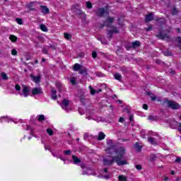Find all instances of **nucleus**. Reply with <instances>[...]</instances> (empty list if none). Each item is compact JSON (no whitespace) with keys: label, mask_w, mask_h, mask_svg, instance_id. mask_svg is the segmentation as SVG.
I'll return each instance as SVG.
<instances>
[{"label":"nucleus","mask_w":181,"mask_h":181,"mask_svg":"<svg viewBox=\"0 0 181 181\" xmlns=\"http://www.w3.org/2000/svg\"><path fill=\"white\" fill-rule=\"evenodd\" d=\"M114 162H116V163L118 165V166H124V165H128V162L127 160H120V158L119 156H107L103 158V165H105L107 166H110L114 163Z\"/></svg>","instance_id":"f257e3e1"},{"label":"nucleus","mask_w":181,"mask_h":181,"mask_svg":"<svg viewBox=\"0 0 181 181\" xmlns=\"http://www.w3.org/2000/svg\"><path fill=\"white\" fill-rule=\"evenodd\" d=\"M105 151L107 155H114L115 153H116L117 155L116 156H118L119 158H120V160H122V158H124V155H125V153H127V149L125 148V147L122 146H120L117 149H115V148L114 147H110Z\"/></svg>","instance_id":"f03ea898"},{"label":"nucleus","mask_w":181,"mask_h":181,"mask_svg":"<svg viewBox=\"0 0 181 181\" xmlns=\"http://www.w3.org/2000/svg\"><path fill=\"white\" fill-rule=\"evenodd\" d=\"M163 103L164 105H166L168 108H171L172 110H179L180 108V105L175 101L164 99Z\"/></svg>","instance_id":"7ed1b4c3"},{"label":"nucleus","mask_w":181,"mask_h":181,"mask_svg":"<svg viewBox=\"0 0 181 181\" xmlns=\"http://www.w3.org/2000/svg\"><path fill=\"white\" fill-rule=\"evenodd\" d=\"M156 37H158V39H160L161 40H167V42H170V40H172L170 35L168 34H163L162 30L158 31V33L156 35Z\"/></svg>","instance_id":"20e7f679"},{"label":"nucleus","mask_w":181,"mask_h":181,"mask_svg":"<svg viewBox=\"0 0 181 181\" xmlns=\"http://www.w3.org/2000/svg\"><path fill=\"white\" fill-rule=\"evenodd\" d=\"M109 15H110V13L108 12V11L104 8H98L96 11V16H98L99 18L108 16Z\"/></svg>","instance_id":"39448f33"},{"label":"nucleus","mask_w":181,"mask_h":181,"mask_svg":"<svg viewBox=\"0 0 181 181\" xmlns=\"http://www.w3.org/2000/svg\"><path fill=\"white\" fill-rule=\"evenodd\" d=\"M71 10L76 15H83V11H81V9H80V5L78 4H74V6H72Z\"/></svg>","instance_id":"423d86ee"},{"label":"nucleus","mask_w":181,"mask_h":181,"mask_svg":"<svg viewBox=\"0 0 181 181\" xmlns=\"http://www.w3.org/2000/svg\"><path fill=\"white\" fill-rule=\"evenodd\" d=\"M111 28H112V30L107 31V39H112V35H114V33H118L119 32L117 27L112 26Z\"/></svg>","instance_id":"0eeeda50"},{"label":"nucleus","mask_w":181,"mask_h":181,"mask_svg":"<svg viewBox=\"0 0 181 181\" xmlns=\"http://www.w3.org/2000/svg\"><path fill=\"white\" fill-rule=\"evenodd\" d=\"M22 87H23V93H21V95H23L24 97H28V95H29V92L30 91V86L23 85Z\"/></svg>","instance_id":"6e6552de"},{"label":"nucleus","mask_w":181,"mask_h":181,"mask_svg":"<svg viewBox=\"0 0 181 181\" xmlns=\"http://www.w3.org/2000/svg\"><path fill=\"white\" fill-rule=\"evenodd\" d=\"M30 76L31 78V80L36 84H39V83H40V81L42 80V76L40 75L36 76L33 74H30Z\"/></svg>","instance_id":"1a4fd4ad"},{"label":"nucleus","mask_w":181,"mask_h":181,"mask_svg":"<svg viewBox=\"0 0 181 181\" xmlns=\"http://www.w3.org/2000/svg\"><path fill=\"white\" fill-rule=\"evenodd\" d=\"M115 18L111 17H107V20L105 21L103 26L107 28H111V24L114 23Z\"/></svg>","instance_id":"9d476101"},{"label":"nucleus","mask_w":181,"mask_h":181,"mask_svg":"<svg viewBox=\"0 0 181 181\" xmlns=\"http://www.w3.org/2000/svg\"><path fill=\"white\" fill-rule=\"evenodd\" d=\"M40 10H41L42 13H44V15H47V13H50L49 8H47V6H41Z\"/></svg>","instance_id":"9b49d317"},{"label":"nucleus","mask_w":181,"mask_h":181,"mask_svg":"<svg viewBox=\"0 0 181 181\" xmlns=\"http://www.w3.org/2000/svg\"><path fill=\"white\" fill-rule=\"evenodd\" d=\"M69 102L67 99H64L62 100V103H61V107L63 108V110H67V107H69Z\"/></svg>","instance_id":"f8f14e48"},{"label":"nucleus","mask_w":181,"mask_h":181,"mask_svg":"<svg viewBox=\"0 0 181 181\" xmlns=\"http://www.w3.org/2000/svg\"><path fill=\"white\" fill-rule=\"evenodd\" d=\"M52 100H57V91L56 88H52L51 90Z\"/></svg>","instance_id":"ddd939ff"},{"label":"nucleus","mask_w":181,"mask_h":181,"mask_svg":"<svg viewBox=\"0 0 181 181\" xmlns=\"http://www.w3.org/2000/svg\"><path fill=\"white\" fill-rule=\"evenodd\" d=\"M33 94L34 95H37V94H42V88H33Z\"/></svg>","instance_id":"4468645a"},{"label":"nucleus","mask_w":181,"mask_h":181,"mask_svg":"<svg viewBox=\"0 0 181 181\" xmlns=\"http://www.w3.org/2000/svg\"><path fill=\"white\" fill-rule=\"evenodd\" d=\"M152 21H153V13H150L146 16V22H151Z\"/></svg>","instance_id":"2eb2a0df"},{"label":"nucleus","mask_w":181,"mask_h":181,"mask_svg":"<svg viewBox=\"0 0 181 181\" xmlns=\"http://www.w3.org/2000/svg\"><path fill=\"white\" fill-rule=\"evenodd\" d=\"M148 141L151 145H157L158 141L154 137H148Z\"/></svg>","instance_id":"dca6fc26"},{"label":"nucleus","mask_w":181,"mask_h":181,"mask_svg":"<svg viewBox=\"0 0 181 181\" xmlns=\"http://www.w3.org/2000/svg\"><path fill=\"white\" fill-rule=\"evenodd\" d=\"M139 46H141V42L138 40L132 43V47H133V49H136V47H139Z\"/></svg>","instance_id":"f3484780"},{"label":"nucleus","mask_w":181,"mask_h":181,"mask_svg":"<svg viewBox=\"0 0 181 181\" xmlns=\"http://www.w3.org/2000/svg\"><path fill=\"white\" fill-rule=\"evenodd\" d=\"M103 139H105V134L104 132H100L98 136V141H103Z\"/></svg>","instance_id":"a211bd4d"},{"label":"nucleus","mask_w":181,"mask_h":181,"mask_svg":"<svg viewBox=\"0 0 181 181\" xmlns=\"http://www.w3.org/2000/svg\"><path fill=\"white\" fill-rule=\"evenodd\" d=\"M81 67H82L81 64H75L74 65L73 69H74V71H78V70H81Z\"/></svg>","instance_id":"6ab92c4d"},{"label":"nucleus","mask_w":181,"mask_h":181,"mask_svg":"<svg viewBox=\"0 0 181 181\" xmlns=\"http://www.w3.org/2000/svg\"><path fill=\"white\" fill-rule=\"evenodd\" d=\"M114 77L115 80H117L118 81H121V80H122V76L119 73L115 74Z\"/></svg>","instance_id":"aec40b11"},{"label":"nucleus","mask_w":181,"mask_h":181,"mask_svg":"<svg viewBox=\"0 0 181 181\" xmlns=\"http://www.w3.org/2000/svg\"><path fill=\"white\" fill-rule=\"evenodd\" d=\"M72 159L74 160V163H75V165H77V163H80V162H81V160H80V158H78L77 156H72Z\"/></svg>","instance_id":"412c9836"},{"label":"nucleus","mask_w":181,"mask_h":181,"mask_svg":"<svg viewBox=\"0 0 181 181\" xmlns=\"http://www.w3.org/2000/svg\"><path fill=\"white\" fill-rule=\"evenodd\" d=\"M56 87L59 93H62V87L63 85L60 82H56Z\"/></svg>","instance_id":"4be33fe9"},{"label":"nucleus","mask_w":181,"mask_h":181,"mask_svg":"<svg viewBox=\"0 0 181 181\" xmlns=\"http://www.w3.org/2000/svg\"><path fill=\"white\" fill-rule=\"evenodd\" d=\"M134 148L136 149L137 152H141V149H142V147L139 145V143L136 142L134 144Z\"/></svg>","instance_id":"5701e85b"},{"label":"nucleus","mask_w":181,"mask_h":181,"mask_svg":"<svg viewBox=\"0 0 181 181\" xmlns=\"http://www.w3.org/2000/svg\"><path fill=\"white\" fill-rule=\"evenodd\" d=\"M70 83L73 84L74 86H76L77 83V78L74 76L70 78Z\"/></svg>","instance_id":"b1692460"},{"label":"nucleus","mask_w":181,"mask_h":181,"mask_svg":"<svg viewBox=\"0 0 181 181\" xmlns=\"http://www.w3.org/2000/svg\"><path fill=\"white\" fill-rule=\"evenodd\" d=\"M64 38L66 39V40H70L71 39L72 35L70 33H64Z\"/></svg>","instance_id":"393cba45"},{"label":"nucleus","mask_w":181,"mask_h":181,"mask_svg":"<svg viewBox=\"0 0 181 181\" xmlns=\"http://www.w3.org/2000/svg\"><path fill=\"white\" fill-rule=\"evenodd\" d=\"M40 28L41 29V30H42V32H47V27H46L45 24H41L40 25Z\"/></svg>","instance_id":"a878e982"},{"label":"nucleus","mask_w":181,"mask_h":181,"mask_svg":"<svg viewBox=\"0 0 181 181\" xmlns=\"http://www.w3.org/2000/svg\"><path fill=\"white\" fill-rule=\"evenodd\" d=\"M148 119L149 121H156V119H158V117L156 116L150 115L148 116Z\"/></svg>","instance_id":"bb28decb"},{"label":"nucleus","mask_w":181,"mask_h":181,"mask_svg":"<svg viewBox=\"0 0 181 181\" xmlns=\"http://www.w3.org/2000/svg\"><path fill=\"white\" fill-rule=\"evenodd\" d=\"M9 39L11 42H16L18 40V37L13 35H10Z\"/></svg>","instance_id":"cd10ccee"},{"label":"nucleus","mask_w":181,"mask_h":181,"mask_svg":"<svg viewBox=\"0 0 181 181\" xmlns=\"http://www.w3.org/2000/svg\"><path fill=\"white\" fill-rule=\"evenodd\" d=\"M79 74H86L87 73V68L80 69H79Z\"/></svg>","instance_id":"c85d7f7f"},{"label":"nucleus","mask_w":181,"mask_h":181,"mask_svg":"<svg viewBox=\"0 0 181 181\" xmlns=\"http://www.w3.org/2000/svg\"><path fill=\"white\" fill-rule=\"evenodd\" d=\"M38 121H40V122H42V121H45V119H46V117H45V115H40L38 116Z\"/></svg>","instance_id":"c756f323"},{"label":"nucleus","mask_w":181,"mask_h":181,"mask_svg":"<svg viewBox=\"0 0 181 181\" xmlns=\"http://www.w3.org/2000/svg\"><path fill=\"white\" fill-rule=\"evenodd\" d=\"M1 78H2L3 80H8V75H6V74H5V73H4V72H2V73L1 74Z\"/></svg>","instance_id":"7c9ffc66"},{"label":"nucleus","mask_w":181,"mask_h":181,"mask_svg":"<svg viewBox=\"0 0 181 181\" xmlns=\"http://www.w3.org/2000/svg\"><path fill=\"white\" fill-rule=\"evenodd\" d=\"M156 158L158 157L155 154L150 155V160H151V162H153V160H156Z\"/></svg>","instance_id":"2f4dec72"},{"label":"nucleus","mask_w":181,"mask_h":181,"mask_svg":"<svg viewBox=\"0 0 181 181\" xmlns=\"http://www.w3.org/2000/svg\"><path fill=\"white\" fill-rule=\"evenodd\" d=\"M89 88L90 90L91 95H94L95 94V93H97V90H95L94 88H93V87H91V86H89Z\"/></svg>","instance_id":"473e14b6"},{"label":"nucleus","mask_w":181,"mask_h":181,"mask_svg":"<svg viewBox=\"0 0 181 181\" xmlns=\"http://www.w3.org/2000/svg\"><path fill=\"white\" fill-rule=\"evenodd\" d=\"M33 3H30L27 5V7L28 8V9H30V11H35V8H33Z\"/></svg>","instance_id":"72a5a7b5"},{"label":"nucleus","mask_w":181,"mask_h":181,"mask_svg":"<svg viewBox=\"0 0 181 181\" xmlns=\"http://www.w3.org/2000/svg\"><path fill=\"white\" fill-rule=\"evenodd\" d=\"M119 181H127V177L125 175H119Z\"/></svg>","instance_id":"f704fd0d"},{"label":"nucleus","mask_w":181,"mask_h":181,"mask_svg":"<svg viewBox=\"0 0 181 181\" xmlns=\"http://www.w3.org/2000/svg\"><path fill=\"white\" fill-rule=\"evenodd\" d=\"M48 47H50L51 49H57V44H54V45L49 44Z\"/></svg>","instance_id":"c9c22d12"},{"label":"nucleus","mask_w":181,"mask_h":181,"mask_svg":"<svg viewBox=\"0 0 181 181\" xmlns=\"http://www.w3.org/2000/svg\"><path fill=\"white\" fill-rule=\"evenodd\" d=\"M47 133L48 134V135H49L50 136H52L53 135V130L52 129H47Z\"/></svg>","instance_id":"e433bc0d"},{"label":"nucleus","mask_w":181,"mask_h":181,"mask_svg":"<svg viewBox=\"0 0 181 181\" xmlns=\"http://www.w3.org/2000/svg\"><path fill=\"white\" fill-rule=\"evenodd\" d=\"M86 6L88 9H91L93 8V4L90 1L86 2Z\"/></svg>","instance_id":"4c0bfd02"},{"label":"nucleus","mask_w":181,"mask_h":181,"mask_svg":"<svg viewBox=\"0 0 181 181\" xmlns=\"http://www.w3.org/2000/svg\"><path fill=\"white\" fill-rule=\"evenodd\" d=\"M157 22H160V23H165V18H159L156 19Z\"/></svg>","instance_id":"58836bf2"},{"label":"nucleus","mask_w":181,"mask_h":181,"mask_svg":"<svg viewBox=\"0 0 181 181\" xmlns=\"http://www.w3.org/2000/svg\"><path fill=\"white\" fill-rule=\"evenodd\" d=\"M177 12H179L177 9H176V8L174 7L172 11L173 15H177Z\"/></svg>","instance_id":"ea45409f"},{"label":"nucleus","mask_w":181,"mask_h":181,"mask_svg":"<svg viewBox=\"0 0 181 181\" xmlns=\"http://www.w3.org/2000/svg\"><path fill=\"white\" fill-rule=\"evenodd\" d=\"M164 56H172V52L170 51H165L163 52Z\"/></svg>","instance_id":"a19ab883"},{"label":"nucleus","mask_w":181,"mask_h":181,"mask_svg":"<svg viewBox=\"0 0 181 181\" xmlns=\"http://www.w3.org/2000/svg\"><path fill=\"white\" fill-rule=\"evenodd\" d=\"M16 21L17 23H18V25H22L23 23V21H22V18H16Z\"/></svg>","instance_id":"79ce46f5"},{"label":"nucleus","mask_w":181,"mask_h":181,"mask_svg":"<svg viewBox=\"0 0 181 181\" xmlns=\"http://www.w3.org/2000/svg\"><path fill=\"white\" fill-rule=\"evenodd\" d=\"M86 175H93V170L91 169H88L86 170Z\"/></svg>","instance_id":"37998d69"},{"label":"nucleus","mask_w":181,"mask_h":181,"mask_svg":"<svg viewBox=\"0 0 181 181\" xmlns=\"http://www.w3.org/2000/svg\"><path fill=\"white\" fill-rule=\"evenodd\" d=\"M15 88L16 91H21V86L19 84H16Z\"/></svg>","instance_id":"c03bdc74"},{"label":"nucleus","mask_w":181,"mask_h":181,"mask_svg":"<svg viewBox=\"0 0 181 181\" xmlns=\"http://www.w3.org/2000/svg\"><path fill=\"white\" fill-rule=\"evenodd\" d=\"M11 54H13V56H16V54H18V51H16V49H13L11 51Z\"/></svg>","instance_id":"a18cd8bd"},{"label":"nucleus","mask_w":181,"mask_h":181,"mask_svg":"<svg viewBox=\"0 0 181 181\" xmlns=\"http://www.w3.org/2000/svg\"><path fill=\"white\" fill-rule=\"evenodd\" d=\"M175 163H180L181 162V158L180 157H177L176 158V160H175Z\"/></svg>","instance_id":"49530a36"},{"label":"nucleus","mask_w":181,"mask_h":181,"mask_svg":"<svg viewBox=\"0 0 181 181\" xmlns=\"http://www.w3.org/2000/svg\"><path fill=\"white\" fill-rule=\"evenodd\" d=\"M92 57H93V59H95V57H97V52H96L93 51V52H92Z\"/></svg>","instance_id":"de8ad7c7"},{"label":"nucleus","mask_w":181,"mask_h":181,"mask_svg":"<svg viewBox=\"0 0 181 181\" xmlns=\"http://www.w3.org/2000/svg\"><path fill=\"white\" fill-rule=\"evenodd\" d=\"M136 169H137V170H141L142 169V165H136Z\"/></svg>","instance_id":"09e8293b"},{"label":"nucleus","mask_w":181,"mask_h":181,"mask_svg":"<svg viewBox=\"0 0 181 181\" xmlns=\"http://www.w3.org/2000/svg\"><path fill=\"white\" fill-rule=\"evenodd\" d=\"M64 153L65 155H70V154L71 153V151H70V150L64 151Z\"/></svg>","instance_id":"8fccbe9b"},{"label":"nucleus","mask_w":181,"mask_h":181,"mask_svg":"<svg viewBox=\"0 0 181 181\" xmlns=\"http://www.w3.org/2000/svg\"><path fill=\"white\" fill-rule=\"evenodd\" d=\"M42 53H44L45 54H47L48 53V49L47 48H44L42 50Z\"/></svg>","instance_id":"3c124183"},{"label":"nucleus","mask_w":181,"mask_h":181,"mask_svg":"<svg viewBox=\"0 0 181 181\" xmlns=\"http://www.w3.org/2000/svg\"><path fill=\"white\" fill-rule=\"evenodd\" d=\"M146 32H149V30H152V25H149L147 28H146Z\"/></svg>","instance_id":"603ef678"},{"label":"nucleus","mask_w":181,"mask_h":181,"mask_svg":"<svg viewBox=\"0 0 181 181\" xmlns=\"http://www.w3.org/2000/svg\"><path fill=\"white\" fill-rule=\"evenodd\" d=\"M112 144V141L111 139L107 140V145H111Z\"/></svg>","instance_id":"864d4df0"},{"label":"nucleus","mask_w":181,"mask_h":181,"mask_svg":"<svg viewBox=\"0 0 181 181\" xmlns=\"http://www.w3.org/2000/svg\"><path fill=\"white\" fill-rule=\"evenodd\" d=\"M101 43H102L103 45H107V44H108V42H107V40H101Z\"/></svg>","instance_id":"5fc2aeb1"},{"label":"nucleus","mask_w":181,"mask_h":181,"mask_svg":"<svg viewBox=\"0 0 181 181\" xmlns=\"http://www.w3.org/2000/svg\"><path fill=\"white\" fill-rule=\"evenodd\" d=\"M177 42H178L179 45H181V37L177 38Z\"/></svg>","instance_id":"6e6d98bb"},{"label":"nucleus","mask_w":181,"mask_h":181,"mask_svg":"<svg viewBox=\"0 0 181 181\" xmlns=\"http://www.w3.org/2000/svg\"><path fill=\"white\" fill-rule=\"evenodd\" d=\"M143 108L144 110H148V105L146 104L143 105Z\"/></svg>","instance_id":"4d7b16f0"},{"label":"nucleus","mask_w":181,"mask_h":181,"mask_svg":"<svg viewBox=\"0 0 181 181\" xmlns=\"http://www.w3.org/2000/svg\"><path fill=\"white\" fill-rule=\"evenodd\" d=\"M119 122L124 123V117H119Z\"/></svg>","instance_id":"13d9d810"},{"label":"nucleus","mask_w":181,"mask_h":181,"mask_svg":"<svg viewBox=\"0 0 181 181\" xmlns=\"http://www.w3.org/2000/svg\"><path fill=\"white\" fill-rule=\"evenodd\" d=\"M129 119H130V121H134V115H131L129 116Z\"/></svg>","instance_id":"bf43d9fd"},{"label":"nucleus","mask_w":181,"mask_h":181,"mask_svg":"<svg viewBox=\"0 0 181 181\" xmlns=\"http://www.w3.org/2000/svg\"><path fill=\"white\" fill-rule=\"evenodd\" d=\"M175 31L177 32V33H180V28H176Z\"/></svg>","instance_id":"052dcab7"},{"label":"nucleus","mask_w":181,"mask_h":181,"mask_svg":"<svg viewBox=\"0 0 181 181\" xmlns=\"http://www.w3.org/2000/svg\"><path fill=\"white\" fill-rule=\"evenodd\" d=\"M155 100H156V97L152 96V97H151V100H152V101H155Z\"/></svg>","instance_id":"680f3d73"},{"label":"nucleus","mask_w":181,"mask_h":181,"mask_svg":"<svg viewBox=\"0 0 181 181\" xmlns=\"http://www.w3.org/2000/svg\"><path fill=\"white\" fill-rule=\"evenodd\" d=\"M178 131L180 132H181V124H180L179 127H178Z\"/></svg>","instance_id":"e2e57ef3"},{"label":"nucleus","mask_w":181,"mask_h":181,"mask_svg":"<svg viewBox=\"0 0 181 181\" xmlns=\"http://www.w3.org/2000/svg\"><path fill=\"white\" fill-rule=\"evenodd\" d=\"M170 73L172 74H175V71L170 69Z\"/></svg>","instance_id":"0e129e2a"},{"label":"nucleus","mask_w":181,"mask_h":181,"mask_svg":"<svg viewBox=\"0 0 181 181\" xmlns=\"http://www.w3.org/2000/svg\"><path fill=\"white\" fill-rule=\"evenodd\" d=\"M104 172H105V173H108V169L105 168V169H104Z\"/></svg>","instance_id":"69168bd1"},{"label":"nucleus","mask_w":181,"mask_h":181,"mask_svg":"<svg viewBox=\"0 0 181 181\" xmlns=\"http://www.w3.org/2000/svg\"><path fill=\"white\" fill-rule=\"evenodd\" d=\"M79 56H80V57H84V54L83 53H81Z\"/></svg>","instance_id":"338daca9"},{"label":"nucleus","mask_w":181,"mask_h":181,"mask_svg":"<svg viewBox=\"0 0 181 181\" xmlns=\"http://www.w3.org/2000/svg\"><path fill=\"white\" fill-rule=\"evenodd\" d=\"M84 138H88V134H84Z\"/></svg>","instance_id":"774afa93"}]
</instances>
